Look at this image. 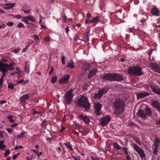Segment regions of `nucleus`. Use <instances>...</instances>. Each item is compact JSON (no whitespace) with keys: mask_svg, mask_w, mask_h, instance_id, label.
<instances>
[{"mask_svg":"<svg viewBox=\"0 0 160 160\" xmlns=\"http://www.w3.org/2000/svg\"><path fill=\"white\" fill-rule=\"evenodd\" d=\"M152 115L151 109L148 107H146L144 110L139 109L137 113L138 117H140L144 120L146 119L147 117H150Z\"/></svg>","mask_w":160,"mask_h":160,"instance_id":"obj_4","label":"nucleus"},{"mask_svg":"<svg viewBox=\"0 0 160 160\" xmlns=\"http://www.w3.org/2000/svg\"><path fill=\"white\" fill-rule=\"evenodd\" d=\"M82 68L83 70H88L90 68V65L89 64L86 63L83 64Z\"/></svg>","mask_w":160,"mask_h":160,"instance_id":"obj_23","label":"nucleus"},{"mask_svg":"<svg viewBox=\"0 0 160 160\" xmlns=\"http://www.w3.org/2000/svg\"><path fill=\"white\" fill-rule=\"evenodd\" d=\"M14 69V68L12 64L8 65L7 63L4 64L1 62H0V71L2 72L3 75L1 78H4L8 70H11L12 71Z\"/></svg>","mask_w":160,"mask_h":160,"instance_id":"obj_6","label":"nucleus"},{"mask_svg":"<svg viewBox=\"0 0 160 160\" xmlns=\"http://www.w3.org/2000/svg\"><path fill=\"white\" fill-rule=\"evenodd\" d=\"M73 89H71L68 91L64 96V101L65 104H69L71 102L73 95H72Z\"/></svg>","mask_w":160,"mask_h":160,"instance_id":"obj_7","label":"nucleus"},{"mask_svg":"<svg viewBox=\"0 0 160 160\" xmlns=\"http://www.w3.org/2000/svg\"><path fill=\"white\" fill-rule=\"evenodd\" d=\"M57 76H55L54 77H52L51 82L52 83H55L57 81Z\"/></svg>","mask_w":160,"mask_h":160,"instance_id":"obj_35","label":"nucleus"},{"mask_svg":"<svg viewBox=\"0 0 160 160\" xmlns=\"http://www.w3.org/2000/svg\"><path fill=\"white\" fill-rule=\"evenodd\" d=\"M3 78H0V85L2 87V83L3 81Z\"/></svg>","mask_w":160,"mask_h":160,"instance_id":"obj_61","label":"nucleus"},{"mask_svg":"<svg viewBox=\"0 0 160 160\" xmlns=\"http://www.w3.org/2000/svg\"><path fill=\"white\" fill-rule=\"evenodd\" d=\"M159 142V140L157 138H156L154 142V147H158V145Z\"/></svg>","mask_w":160,"mask_h":160,"instance_id":"obj_31","label":"nucleus"},{"mask_svg":"<svg viewBox=\"0 0 160 160\" xmlns=\"http://www.w3.org/2000/svg\"><path fill=\"white\" fill-rule=\"evenodd\" d=\"M78 118L81 120H83L86 124H88L90 122V119L87 116L80 114L78 115Z\"/></svg>","mask_w":160,"mask_h":160,"instance_id":"obj_15","label":"nucleus"},{"mask_svg":"<svg viewBox=\"0 0 160 160\" xmlns=\"http://www.w3.org/2000/svg\"><path fill=\"white\" fill-rule=\"evenodd\" d=\"M98 71L97 69L96 68H93L91 70H90L88 74V78L89 79L95 75L98 72Z\"/></svg>","mask_w":160,"mask_h":160,"instance_id":"obj_20","label":"nucleus"},{"mask_svg":"<svg viewBox=\"0 0 160 160\" xmlns=\"http://www.w3.org/2000/svg\"><path fill=\"white\" fill-rule=\"evenodd\" d=\"M1 61L2 62H8V60L7 59L4 58H3L2 59Z\"/></svg>","mask_w":160,"mask_h":160,"instance_id":"obj_63","label":"nucleus"},{"mask_svg":"<svg viewBox=\"0 0 160 160\" xmlns=\"http://www.w3.org/2000/svg\"><path fill=\"white\" fill-rule=\"evenodd\" d=\"M122 148L126 155L128 154V149L126 147H124Z\"/></svg>","mask_w":160,"mask_h":160,"instance_id":"obj_38","label":"nucleus"},{"mask_svg":"<svg viewBox=\"0 0 160 160\" xmlns=\"http://www.w3.org/2000/svg\"><path fill=\"white\" fill-rule=\"evenodd\" d=\"M7 131L9 133H12L13 132V130L12 128H8L6 129Z\"/></svg>","mask_w":160,"mask_h":160,"instance_id":"obj_57","label":"nucleus"},{"mask_svg":"<svg viewBox=\"0 0 160 160\" xmlns=\"http://www.w3.org/2000/svg\"><path fill=\"white\" fill-rule=\"evenodd\" d=\"M26 132H21L19 134L17 135V137L18 138H22L24 137V135L26 133Z\"/></svg>","mask_w":160,"mask_h":160,"instance_id":"obj_30","label":"nucleus"},{"mask_svg":"<svg viewBox=\"0 0 160 160\" xmlns=\"http://www.w3.org/2000/svg\"><path fill=\"white\" fill-rule=\"evenodd\" d=\"M149 65L154 71L160 73V67L157 64L151 62L149 64Z\"/></svg>","mask_w":160,"mask_h":160,"instance_id":"obj_14","label":"nucleus"},{"mask_svg":"<svg viewBox=\"0 0 160 160\" xmlns=\"http://www.w3.org/2000/svg\"><path fill=\"white\" fill-rule=\"evenodd\" d=\"M77 105L79 108H84L85 109V111L88 112L90 109V105L88 102V99L86 97L82 96L79 98L76 102Z\"/></svg>","mask_w":160,"mask_h":160,"instance_id":"obj_3","label":"nucleus"},{"mask_svg":"<svg viewBox=\"0 0 160 160\" xmlns=\"http://www.w3.org/2000/svg\"><path fill=\"white\" fill-rule=\"evenodd\" d=\"M112 104L113 108V113L116 115L122 114L125 110V103L122 99L119 98H116L112 101Z\"/></svg>","mask_w":160,"mask_h":160,"instance_id":"obj_1","label":"nucleus"},{"mask_svg":"<svg viewBox=\"0 0 160 160\" xmlns=\"http://www.w3.org/2000/svg\"><path fill=\"white\" fill-rule=\"evenodd\" d=\"M158 147H154V148L153 149V153L154 155L157 154L158 149Z\"/></svg>","mask_w":160,"mask_h":160,"instance_id":"obj_37","label":"nucleus"},{"mask_svg":"<svg viewBox=\"0 0 160 160\" xmlns=\"http://www.w3.org/2000/svg\"><path fill=\"white\" fill-rule=\"evenodd\" d=\"M85 22L86 24H88L89 23L92 22L91 20L90 19L86 18L85 19Z\"/></svg>","mask_w":160,"mask_h":160,"instance_id":"obj_44","label":"nucleus"},{"mask_svg":"<svg viewBox=\"0 0 160 160\" xmlns=\"http://www.w3.org/2000/svg\"><path fill=\"white\" fill-rule=\"evenodd\" d=\"M17 27H18L19 28H24L25 27V26L23 23L20 22L18 24Z\"/></svg>","mask_w":160,"mask_h":160,"instance_id":"obj_42","label":"nucleus"},{"mask_svg":"<svg viewBox=\"0 0 160 160\" xmlns=\"http://www.w3.org/2000/svg\"><path fill=\"white\" fill-rule=\"evenodd\" d=\"M79 131L80 133H82L83 134V135L84 136L86 135L88 133V132H87L85 130H84L83 131H81L80 130H79Z\"/></svg>","mask_w":160,"mask_h":160,"instance_id":"obj_49","label":"nucleus"},{"mask_svg":"<svg viewBox=\"0 0 160 160\" xmlns=\"http://www.w3.org/2000/svg\"><path fill=\"white\" fill-rule=\"evenodd\" d=\"M133 140H134L139 145L141 146L142 145V142L141 141H140L138 138H133Z\"/></svg>","mask_w":160,"mask_h":160,"instance_id":"obj_33","label":"nucleus"},{"mask_svg":"<svg viewBox=\"0 0 160 160\" xmlns=\"http://www.w3.org/2000/svg\"><path fill=\"white\" fill-rule=\"evenodd\" d=\"M128 72L129 74L136 76H140L144 74L142 71V68L139 66L130 67L128 70Z\"/></svg>","mask_w":160,"mask_h":160,"instance_id":"obj_5","label":"nucleus"},{"mask_svg":"<svg viewBox=\"0 0 160 160\" xmlns=\"http://www.w3.org/2000/svg\"><path fill=\"white\" fill-rule=\"evenodd\" d=\"M64 144L65 145L66 147L69 148V149L72 151L73 152L74 151L73 148H72V145L69 142L68 143H64Z\"/></svg>","mask_w":160,"mask_h":160,"instance_id":"obj_26","label":"nucleus"},{"mask_svg":"<svg viewBox=\"0 0 160 160\" xmlns=\"http://www.w3.org/2000/svg\"><path fill=\"white\" fill-rule=\"evenodd\" d=\"M72 157L74 160H80V157L79 156H74L72 155Z\"/></svg>","mask_w":160,"mask_h":160,"instance_id":"obj_41","label":"nucleus"},{"mask_svg":"<svg viewBox=\"0 0 160 160\" xmlns=\"http://www.w3.org/2000/svg\"><path fill=\"white\" fill-rule=\"evenodd\" d=\"M15 5V3H7L5 4L4 8L6 9H10L14 7Z\"/></svg>","mask_w":160,"mask_h":160,"instance_id":"obj_21","label":"nucleus"},{"mask_svg":"<svg viewBox=\"0 0 160 160\" xmlns=\"http://www.w3.org/2000/svg\"><path fill=\"white\" fill-rule=\"evenodd\" d=\"M108 88L107 87L100 89L99 90L97 93L94 95V97L97 99H100L104 94L108 92Z\"/></svg>","mask_w":160,"mask_h":160,"instance_id":"obj_9","label":"nucleus"},{"mask_svg":"<svg viewBox=\"0 0 160 160\" xmlns=\"http://www.w3.org/2000/svg\"><path fill=\"white\" fill-rule=\"evenodd\" d=\"M28 24H30V26L32 28H34L35 27V25L32 23H30Z\"/></svg>","mask_w":160,"mask_h":160,"instance_id":"obj_64","label":"nucleus"},{"mask_svg":"<svg viewBox=\"0 0 160 160\" xmlns=\"http://www.w3.org/2000/svg\"><path fill=\"white\" fill-rule=\"evenodd\" d=\"M12 116H8L7 118L9 121L12 122H14V121L13 119H12Z\"/></svg>","mask_w":160,"mask_h":160,"instance_id":"obj_43","label":"nucleus"},{"mask_svg":"<svg viewBox=\"0 0 160 160\" xmlns=\"http://www.w3.org/2000/svg\"><path fill=\"white\" fill-rule=\"evenodd\" d=\"M137 98H144L142 92H141L137 94Z\"/></svg>","mask_w":160,"mask_h":160,"instance_id":"obj_36","label":"nucleus"},{"mask_svg":"<svg viewBox=\"0 0 160 160\" xmlns=\"http://www.w3.org/2000/svg\"><path fill=\"white\" fill-rule=\"evenodd\" d=\"M90 29L89 28H88L86 32L84 34L85 38L87 39L88 41H89V37L90 36Z\"/></svg>","mask_w":160,"mask_h":160,"instance_id":"obj_22","label":"nucleus"},{"mask_svg":"<svg viewBox=\"0 0 160 160\" xmlns=\"http://www.w3.org/2000/svg\"><path fill=\"white\" fill-rule=\"evenodd\" d=\"M47 121L46 120H43L41 124V126L42 128H45L47 125L46 123Z\"/></svg>","mask_w":160,"mask_h":160,"instance_id":"obj_32","label":"nucleus"},{"mask_svg":"<svg viewBox=\"0 0 160 160\" xmlns=\"http://www.w3.org/2000/svg\"><path fill=\"white\" fill-rule=\"evenodd\" d=\"M150 87L153 92L160 95V88H158L157 86L151 85Z\"/></svg>","mask_w":160,"mask_h":160,"instance_id":"obj_16","label":"nucleus"},{"mask_svg":"<svg viewBox=\"0 0 160 160\" xmlns=\"http://www.w3.org/2000/svg\"><path fill=\"white\" fill-rule=\"evenodd\" d=\"M50 39V37H45L44 38V40L46 42H49Z\"/></svg>","mask_w":160,"mask_h":160,"instance_id":"obj_56","label":"nucleus"},{"mask_svg":"<svg viewBox=\"0 0 160 160\" xmlns=\"http://www.w3.org/2000/svg\"><path fill=\"white\" fill-rule=\"evenodd\" d=\"M67 16L65 15H64L63 16L62 18V20L63 22H64L65 23H66L67 22Z\"/></svg>","mask_w":160,"mask_h":160,"instance_id":"obj_48","label":"nucleus"},{"mask_svg":"<svg viewBox=\"0 0 160 160\" xmlns=\"http://www.w3.org/2000/svg\"><path fill=\"white\" fill-rule=\"evenodd\" d=\"M15 85L16 84L13 85L12 84L9 83L8 85V88L9 89H14V85Z\"/></svg>","mask_w":160,"mask_h":160,"instance_id":"obj_39","label":"nucleus"},{"mask_svg":"<svg viewBox=\"0 0 160 160\" xmlns=\"http://www.w3.org/2000/svg\"><path fill=\"white\" fill-rule=\"evenodd\" d=\"M142 93L143 94L144 97L146 96H148L149 94V93L147 92H142Z\"/></svg>","mask_w":160,"mask_h":160,"instance_id":"obj_59","label":"nucleus"},{"mask_svg":"<svg viewBox=\"0 0 160 160\" xmlns=\"http://www.w3.org/2000/svg\"><path fill=\"white\" fill-rule=\"evenodd\" d=\"M151 105L154 108L157 109L160 112V103L156 101L155 100H153L151 102Z\"/></svg>","mask_w":160,"mask_h":160,"instance_id":"obj_17","label":"nucleus"},{"mask_svg":"<svg viewBox=\"0 0 160 160\" xmlns=\"http://www.w3.org/2000/svg\"><path fill=\"white\" fill-rule=\"evenodd\" d=\"M142 93L143 94L144 97L146 96H148L149 94V93L147 92H142Z\"/></svg>","mask_w":160,"mask_h":160,"instance_id":"obj_60","label":"nucleus"},{"mask_svg":"<svg viewBox=\"0 0 160 160\" xmlns=\"http://www.w3.org/2000/svg\"><path fill=\"white\" fill-rule=\"evenodd\" d=\"M104 81L120 82L124 80V78L121 74L113 73H108L104 74L102 77Z\"/></svg>","mask_w":160,"mask_h":160,"instance_id":"obj_2","label":"nucleus"},{"mask_svg":"<svg viewBox=\"0 0 160 160\" xmlns=\"http://www.w3.org/2000/svg\"><path fill=\"white\" fill-rule=\"evenodd\" d=\"M14 24V22H8L6 23V25L9 26H12Z\"/></svg>","mask_w":160,"mask_h":160,"instance_id":"obj_53","label":"nucleus"},{"mask_svg":"<svg viewBox=\"0 0 160 160\" xmlns=\"http://www.w3.org/2000/svg\"><path fill=\"white\" fill-rule=\"evenodd\" d=\"M159 11L157 8L156 7H154L151 10V13L154 16H159Z\"/></svg>","mask_w":160,"mask_h":160,"instance_id":"obj_18","label":"nucleus"},{"mask_svg":"<svg viewBox=\"0 0 160 160\" xmlns=\"http://www.w3.org/2000/svg\"><path fill=\"white\" fill-rule=\"evenodd\" d=\"M74 63L72 60H70L69 62L67 63V68H70L71 69H73L75 68L74 66Z\"/></svg>","mask_w":160,"mask_h":160,"instance_id":"obj_25","label":"nucleus"},{"mask_svg":"<svg viewBox=\"0 0 160 160\" xmlns=\"http://www.w3.org/2000/svg\"><path fill=\"white\" fill-rule=\"evenodd\" d=\"M4 141H0V149H4L6 147V146L3 144Z\"/></svg>","mask_w":160,"mask_h":160,"instance_id":"obj_29","label":"nucleus"},{"mask_svg":"<svg viewBox=\"0 0 160 160\" xmlns=\"http://www.w3.org/2000/svg\"><path fill=\"white\" fill-rule=\"evenodd\" d=\"M28 20L32 22H36V19L32 15L22 17V21L27 24L29 23H30L29 22Z\"/></svg>","mask_w":160,"mask_h":160,"instance_id":"obj_12","label":"nucleus"},{"mask_svg":"<svg viewBox=\"0 0 160 160\" xmlns=\"http://www.w3.org/2000/svg\"><path fill=\"white\" fill-rule=\"evenodd\" d=\"M29 96L28 94H25L22 96L20 98L19 102L21 103L25 102L26 100L29 99Z\"/></svg>","mask_w":160,"mask_h":160,"instance_id":"obj_19","label":"nucleus"},{"mask_svg":"<svg viewBox=\"0 0 160 160\" xmlns=\"http://www.w3.org/2000/svg\"><path fill=\"white\" fill-rule=\"evenodd\" d=\"M132 146L133 148L140 155L141 158H143L146 157V155L144 151L139 146L135 143L132 144Z\"/></svg>","mask_w":160,"mask_h":160,"instance_id":"obj_8","label":"nucleus"},{"mask_svg":"<svg viewBox=\"0 0 160 160\" xmlns=\"http://www.w3.org/2000/svg\"><path fill=\"white\" fill-rule=\"evenodd\" d=\"M21 11H23L24 13L28 14H30L31 13V11L30 10H25L24 9H21Z\"/></svg>","mask_w":160,"mask_h":160,"instance_id":"obj_50","label":"nucleus"},{"mask_svg":"<svg viewBox=\"0 0 160 160\" xmlns=\"http://www.w3.org/2000/svg\"><path fill=\"white\" fill-rule=\"evenodd\" d=\"M10 150L8 149L5 152V153L4 155V156L7 157L10 153Z\"/></svg>","mask_w":160,"mask_h":160,"instance_id":"obj_45","label":"nucleus"},{"mask_svg":"<svg viewBox=\"0 0 160 160\" xmlns=\"http://www.w3.org/2000/svg\"><path fill=\"white\" fill-rule=\"evenodd\" d=\"M144 16L145 17H144L143 18H142V19L140 20L141 22L142 23L143 22L145 21V20L147 19L148 18V17L147 16Z\"/></svg>","mask_w":160,"mask_h":160,"instance_id":"obj_51","label":"nucleus"},{"mask_svg":"<svg viewBox=\"0 0 160 160\" xmlns=\"http://www.w3.org/2000/svg\"><path fill=\"white\" fill-rule=\"evenodd\" d=\"M33 37L35 38V40L37 42H38V41L37 40H39V38H38V36L37 35H33Z\"/></svg>","mask_w":160,"mask_h":160,"instance_id":"obj_52","label":"nucleus"},{"mask_svg":"<svg viewBox=\"0 0 160 160\" xmlns=\"http://www.w3.org/2000/svg\"><path fill=\"white\" fill-rule=\"evenodd\" d=\"M126 158L127 160H131L130 156L128 154L126 155Z\"/></svg>","mask_w":160,"mask_h":160,"instance_id":"obj_55","label":"nucleus"},{"mask_svg":"<svg viewBox=\"0 0 160 160\" xmlns=\"http://www.w3.org/2000/svg\"><path fill=\"white\" fill-rule=\"evenodd\" d=\"M23 148V147H22L21 146H16L14 147V149L15 150H17L19 148Z\"/></svg>","mask_w":160,"mask_h":160,"instance_id":"obj_62","label":"nucleus"},{"mask_svg":"<svg viewBox=\"0 0 160 160\" xmlns=\"http://www.w3.org/2000/svg\"><path fill=\"white\" fill-rule=\"evenodd\" d=\"M70 78V76L69 74H65L62 78H59L58 83L61 84H67Z\"/></svg>","mask_w":160,"mask_h":160,"instance_id":"obj_11","label":"nucleus"},{"mask_svg":"<svg viewBox=\"0 0 160 160\" xmlns=\"http://www.w3.org/2000/svg\"><path fill=\"white\" fill-rule=\"evenodd\" d=\"M99 18L98 17H96L91 20L92 22H93L96 24L99 21Z\"/></svg>","mask_w":160,"mask_h":160,"instance_id":"obj_28","label":"nucleus"},{"mask_svg":"<svg viewBox=\"0 0 160 160\" xmlns=\"http://www.w3.org/2000/svg\"><path fill=\"white\" fill-rule=\"evenodd\" d=\"M111 119L108 116H106L101 118L99 120V123L102 126H106L111 121Z\"/></svg>","mask_w":160,"mask_h":160,"instance_id":"obj_10","label":"nucleus"},{"mask_svg":"<svg viewBox=\"0 0 160 160\" xmlns=\"http://www.w3.org/2000/svg\"><path fill=\"white\" fill-rule=\"evenodd\" d=\"M88 87L89 85L85 83L83 87V89L84 90H86Z\"/></svg>","mask_w":160,"mask_h":160,"instance_id":"obj_47","label":"nucleus"},{"mask_svg":"<svg viewBox=\"0 0 160 160\" xmlns=\"http://www.w3.org/2000/svg\"><path fill=\"white\" fill-rule=\"evenodd\" d=\"M20 49L18 48H15L13 50V51L15 53H17L19 51Z\"/></svg>","mask_w":160,"mask_h":160,"instance_id":"obj_54","label":"nucleus"},{"mask_svg":"<svg viewBox=\"0 0 160 160\" xmlns=\"http://www.w3.org/2000/svg\"><path fill=\"white\" fill-rule=\"evenodd\" d=\"M95 112L97 116H99L101 114L100 111L101 110L102 105L100 104V102H97L94 103Z\"/></svg>","mask_w":160,"mask_h":160,"instance_id":"obj_13","label":"nucleus"},{"mask_svg":"<svg viewBox=\"0 0 160 160\" xmlns=\"http://www.w3.org/2000/svg\"><path fill=\"white\" fill-rule=\"evenodd\" d=\"M65 57L64 56H62L61 57V62L62 64L64 65L65 64Z\"/></svg>","mask_w":160,"mask_h":160,"instance_id":"obj_40","label":"nucleus"},{"mask_svg":"<svg viewBox=\"0 0 160 160\" xmlns=\"http://www.w3.org/2000/svg\"><path fill=\"white\" fill-rule=\"evenodd\" d=\"M30 65H29L26 62L25 63V67L24 71L26 73H28L30 71Z\"/></svg>","mask_w":160,"mask_h":160,"instance_id":"obj_24","label":"nucleus"},{"mask_svg":"<svg viewBox=\"0 0 160 160\" xmlns=\"http://www.w3.org/2000/svg\"><path fill=\"white\" fill-rule=\"evenodd\" d=\"M32 113L33 114H37V113L38 114H39L40 113V112H37L34 110H33L32 111Z\"/></svg>","mask_w":160,"mask_h":160,"instance_id":"obj_58","label":"nucleus"},{"mask_svg":"<svg viewBox=\"0 0 160 160\" xmlns=\"http://www.w3.org/2000/svg\"><path fill=\"white\" fill-rule=\"evenodd\" d=\"M113 147L117 150H120L121 149V148L120 145L116 142L113 143Z\"/></svg>","mask_w":160,"mask_h":160,"instance_id":"obj_27","label":"nucleus"},{"mask_svg":"<svg viewBox=\"0 0 160 160\" xmlns=\"http://www.w3.org/2000/svg\"><path fill=\"white\" fill-rule=\"evenodd\" d=\"M74 125L77 129H80V128H81V127H82L81 126L78 124V123H76Z\"/></svg>","mask_w":160,"mask_h":160,"instance_id":"obj_46","label":"nucleus"},{"mask_svg":"<svg viewBox=\"0 0 160 160\" xmlns=\"http://www.w3.org/2000/svg\"><path fill=\"white\" fill-rule=\"evenodd\" d=\"M10 16H12L14 18H17L18 19H21V18L22 19V17H23V16H21L19 14H18L16 16V15H14L12 14H11L10 15Z\"/></svg>","mask_w":160,"mask_h":160,"instance_id":"obj_34","label":"nucleus"}]
</instances>
